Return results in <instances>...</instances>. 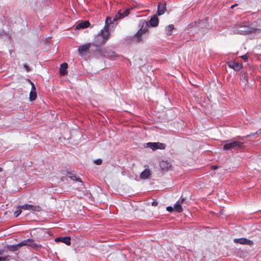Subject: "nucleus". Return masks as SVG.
<instances>
[{
  "label": "nucleus",
  "instance_id": "obj_13",
  "mask_svg": "<svg viewBox=\"0 0 261 261\" xmlns=\"http://www.w3.org/2000/svg\"><path fill=\"white\" fill-rule=\"evenodd\" d=\"M228 66L230 68L233 69L234 70H235L236 71H239L242 67V64H241L240 63L234 62H230L228 64Z\"/></svg>",
  "mask_w": 261,
  "mask_h": 261
},
{
  "label": "nucleus",
  "instance_id": "obj_15",
  "mask_svg": "<svg viewBox=\"0 0 261 261\" xmlns=\"http://www.w3.org/2000/svg\"><path fill=\"white\" fill-rule=\"evenodd\" d=\"M166 10L165 4L160 3L158 5V14L159 15L164 14Z\"/></svg>",
  "mask_w": 261,
  "mask_h": 261
},
{
  "label": "nucleus",
  "instance_id": "obj_23",
  "mask_svg": "<svg viewBox=\"0 0 261 261\" xmlns=\"http://www.w3.org/2000/svg\"><path fill=\"white\" fill-rule=\"evenodd\" d=\"M21 210L22 209L19 208V210L16 211L14 212V215L15 217H17L21 214Z\"/></svg>",
  "mask_w": 261,
  "mask_h": 261
},
{
  "label": "nucleus",
  "instance_id": "obj_17",
  "mask_svg": "<svg viewBox=\"0 0 261 261\" xmlns=\"http://www.w3.org/2000/svg\"><path fill=\"white\" fill-rule=\"evenodd\" d=\"M67 67L68 65L67 63H64L61 65L60 68V73L62 75H65L67 72Z\"/></svg>",
  "mask_w": 261,
  "mask_h": 261
},
{
  "label": "nucleus",
  "instance_id": "obj_21",
  "mask_svg": "<svg viewBox=\"0 0 261 261\" xmlns=\"http://www.w3.org/2000/svg\"><path fill=\"white\" fill-rule=\"evenodd\" d=\"M174 29V26L173 24H170L166 27L165 31L168 35H171L172 31Z\"/></svg>",
  "mask_w": 261,
  "mask_h": 261
},
{
  "label": "nucleus",
  "instance_id": "obj_8",
  "mask_svg": "<svg viewBox=\"0 0 261 261\" xmlns=\"http://www.w3.org/2000/svg\"><path fill=\"white\" fill-rule=\"evenodd\" d=\"M129 10L126 9L123 12L119 11L117 14L115 15V17L113 18V22L117 21L118 19L122 18L128 15Z\"/></svg>",
  "mask_w": 261,
  "mask_h": 261
},
{
  "label": "nucleus",
  "instance_id": "obj_12",
  "mask_svg": "<svg viewBox=\"0 0 261 261\" xmlns=\"http://www.w3.org/2000/svg\"><path fill=\"white\" fill-rule=\"evenodd\" d=\"M32 89L30 93V100L31 101H34L36 99L37 97L36 89L33 83H31Z\"/></svg>",
  "mask_w": 261,
  "mask_h": 261
},
{
  "label": "nucleus",
  "instance_id": "obj_4",
  "mask_svg": "<svg viewBox=\"0 0 261 261\" xmlns=\"http://www.w3.org/2000/svg\"><path fill=\"white\" fill-rule=\"evenodd\" d=\"M243 143L240 141H233L227 143L223 146V149L230 150V149H238L243 147Z\"/></svg>",
  "mask_w": 261,
  "mask_h": 261
},
{
  "label": "nucleus",
  "instance_id": "obj_6",
  "mask_svg": "<svg viewBox=\"0 0 261 261\" xmlns=\"http://www.w3.org/2000/svg\"><path fill=\"white\" fill-rule=\"evenodd\" d=\"M185 201V198H181L178 200L174 205V211L177 213H180L182 211V208L181 205L184 204Z\"/></svg>",
  "mask_w": 261,
  "mask_h": 261
},
{
  "label": "nucleus",
  "instance_id": "obj_10",
  "mask_svg": "<svg viewBox=\"0 0 261 261\" xmlns=\"http://www.w3.org/2000/svg\"><path fill=\"white\" fill-rule=\"evenodd\" d=\"M30 246L33 247H37V245L35 243H34L32 239H27L25 240L17 245L18 247H21L22 246Z\"/></svg>",
  "mask_w": 261,
  "mask_h": 261
},
{
  "label": "nucleus",
  "instance_id": "obj_2",
  "mask_svg": "<svg viewBox=\"0 0 261 261\" xmlns=\"http://www.w3.org/2000/svg\"><path fill=\"white\" fill-rule=\"evenodd\" d=\"M140 25L141 26V28L135 35V38L137 42L142 41V36L145 34L148 31V24L147 21L144 20L141 21Z\"/></svg>",
  "mask_w": 261,
  "mask_h": 261
},
{
  "label": "nucleus",
  "instance_id": "obj_30",
  "mask_svg": "<svg viewBox=\"0 0 261 261\" xmlns=\"http://www.w3.org/2000/svg\"><path fill=\"white\" fill-rule=\"evenodd\" d=\"M24 68L27 69V71H29L30 70V68L29 66H28L27 65H25L24 66Z\"/></svg>",
  "mask_w": 261,
  "mask_h": 261
},
{
  "label": "nucleus",
  "instance_id": "obj_3",
  "mask_svg": "<svg viewBox=\"0 0 261 261\" xmlns=\"http://www.w3.org/2000/svg\"><path fill=\"white\" fill-rule=\"evenodd\" d=\"M112 18L110 17H107L106 19L105 26L103 30L101 31V36L103 38V42H106L109 38L110 34L109 31V25L111 23H113Z\"/></svg>",
  "mask_w": 261,
  "mask_h": 261
},
{
  "label": "nucleus",
  "instance_id": "obj_7",
  "mask_svg": "<svg viewBox=\"0 0 261 261\" xmlns=\"http://www.w3.org/2000/svg\"><path fill=\"white\" fill-rule=\"evenodd\" d=\"M234 242L236 243H239L242 245H252L253 244L252 241L247 239L246 238H242L239 239H234Z\"/></svg>",
  "mask_w": 261,
  "mask_h": 261
},
{
  "label": "nucleus",
  "instance_id": "obj_18",
  "mask_svg": "<svg viewBox=\"0 0 261 261\" xmlns=\"http://www.w3.org/2000/svg\"><path fill=\"white\" fill-rule=\"evenodd\" d=\"M150 175V172L148 169L144 170L140 175V177L142 179H145L148 178Z\"/></svg>",
  "mask_w": 261,
  "mask_h": 261
},
{
  "label": "nucleus",
  "instance_id": "obj_22",
  "mask_svg": "<svg viewBox=\"0 0 261 261\" xmlns=\"http://www.w3.org/2000/svg\"><path fill=\"white\" fill-rule=\"evenodd\" d=\"M155 146H156V149H164L166 147V145L164 143L155 142Z\"/></svg>",
  "mask_w": 261,
  "mask_h": 261
},
{
  "label": "nucleus",
  "instance_id": "obj_20",
  "mask_svg": "<svg viewBox=\"0 0 261 261\" xmlns=\"http://www.w3.org/2000/svg\"><path fill=\"white\" fill-rule=\"evenodd\" d=\"M155 145V142H149L146 144V147L150 148L153 151L156 150L157 149L156 147V146Z\"/></svg>",
  "mask_w": 261,
  "mask_h": 261
},
{
  "label": "nucleus",
  "instance_id": "obj_27",
  "mask_svg": "<svg viewBox=\"0 0 261 261\" xmlns=\"http://www.w3.org/2000/svg\"><path fill=\"white\" fill-rule=\"evenodd\" d=\"M242 58L245 60V61H247L248 59V56L247 55H244L242 56Z\"/></svg>",
  "mask_w": 261,
  "mask_h": 261
},
{
  "label": "nucleus",
  "instance_id": "obj_28",
  "mask_svg": "<svg viewBox=\"0 0 261 261\" xmlns=\"http://www.w3.org/2000/svg\"><path fill=\"white\" fill-rule=\"evenodd\" d=\"M212 169L214 170H216L218 169V166L216 165H214L211 167Z\"/></svg>",
  "mask_w": 261,
  "mask_h": 261
},
{
  "label": "nucleus",
  "instance_id": "obj_32",
  "mask_svg": "<svg viewBox=\"0 0 261 261\" xmlns=\"http://www.w3.org/2000/svg\"><path fill=\"white\" fill-rule=\"evenodd\" d=\"M236 6V5H232V6H231V8H232H232H233L234 7V6Z\"/></svg>",
  "mask_w": 261,
  "mask_h": 261
},
{
  "label": "nucleus",
  "instance_id": "obj_24",
  "mask_svg": "<svg viewBox=\"0 0 261 261\" xmlns=\"http://www.w3.org/2000/svg\"><path fill=\"white\" fill-rule=\"evenodd\" d=\"M166 210L167 211H168L169 212H172L173 211H174V207H173L171 206H167L166 207Z\"/></svg>",
  "mask_w": 261,
  "mask_h": 261
},
{
  "label": "nucleus",
  "instance_id": "obj_25",
  "mask_svg": "<svg viewBox=\"0 0 261 261\" xmlns=\"http://www.w3.org/2000/svg\"><path fill=\"white\" fill-rule=\"evenodd\" d=\"M94 163L96 165H100L102 163V160L101 159H97L94 161Z\"/></svg>",
  "mask_w": 261,
  "mask_h": 261
},
{
  "label": "nucleus",
  "instance_id": "obj_31",
  "mask_svg": "<svg viewBox=\"0 0 261 261\" xmlns=\"http://www.w3.org/2000/svg\"><path fill=\"white\" fill-rule=\"evenodd\" d=\"M5 258L0 257V261H5Z\"/></svg>",
  "mask_w": 261,
  "mask_h": 261
},
{
  "label": "nucleus",
  "instance_id": "obj_5",
  "mask_svg": "<svg viewBox=\"0 0 261 261\" xmlns=\"http://www.w3.org/2000/svg\"><path fill=\"white\" fill-rule=\"evenodd\" d=\"M18 208L23 210H29L31 211L39 212L40 210V207L39 206L28 204L20 205L18 206Z\"/></svg>",
  "mask_w": 261,
  "mask_h": 261
},
{
  "label": "nucleus",
  "instance_id": "obj_11",
  "mask_svg": "<svg viewBox=\"0 0 261 261\" xmlns=\"http://www.w3.org/2000/svg\"><path fill=\"white\" fill-rule=\"evenodd\" d=\"M70 238L69 237H59L55 239V241L57 242H61L67 245H70L71 244Z\"/></svg>",
  "mask_w": 261,
  "mask_h": 261
},
{
  "label": "nucleus",
  "instance_id": "obj_16",
  "mask_svg": "<svg viewBox=\"0 0 261 261\" xmlns=\"http://www.w3.org/2000/svg\"><path fill=\"white\" fill-rule=\"evenodd\" d=\"M90 25V23L88 21H85L79 23L76 27V29L77 30L81 29H85L88 27Z\"/></svg>",
  "mask_w": 261,
  "mask_h": 261
},
{
  "label": "nucleus",
  "instance_id": "obj_26",
  "mask_svg": "<svg viewBox=\"0 0 261 261\" xmlns=\"http://www.w3.org/2000/svg\"><path fill=\"white\" fill-rule=\"evenodd\" d=\"M70 177L72 179V180H79L80 182H82V180H80V179L77 178L76 176H70Z\"/></svg>",
  "mask_w": 261,
  "mask_h": 261
},
{
  "label": "nucleus",
  "instance_id": "obj_33",
  "mask_svg": "<svg viewBox=\"0 0 261 261\" xmlns=\"http://www.w3.org/2000/svg\"><path fill=\"white\" fill-rule=\"evenodd\" d=\"M2 171H3L2 168H1L0 167V171H1V172H2Z\"/></svg>",
  "mask_w": 261,
  "mask_h": 261
},
{
  "label": "nucleus",
  "instance_id": "obj_19",
  "mask_svg": "<svg viewBox=\"0 0 261 261\" xmlns=\"http://www.w3.org/2000/svg\"><path fill=\"white\" fill-rule=\"evenodd\" d=\"M149 23L152 27L157 26L159 23V19L158 17L156 16H154L150 19Z\"/></svg>",
  "mask_w": 261,
  "mask_h": 261
},
{
  "label": "nucleus",
  "instance_id": "obj_14",
  "mask_svg": "<svg viewBox=\"0 0 261 261\" xmlns=\"http://www.w3.org/2000/svg\"><path fill=\"white\" fill-rule=\"evenodd\" d=\"M160 166L162 170H167L171 165L169 162L166 161H162L160 162Z\"/></svg>",
  "mask_w": 261,
  "mask_h": 261
},
{
  "label": "nucleus",
  "instance_id": "obj_9",
  "mask_svg": "<svg viewBox=\"0 0 261 261\" xmlns=\"http://www.w3.org/2000/svg\"><path fill=\"white\" fill-rule=\"evenodd\" d=\"M91 44L88 43L79 47L78 52L81 56L85 55L89 49Z\"/></svg>",
  "mask_w": 261,
  "mask_h": 261
},
{
  "label": "nucleus",
  "instance_id": "obj_1",
  "mask_svg": "<svg viewBox=\"0 0 261 261\" xmlns=\"http://www.w3.org/2000/svg\"><path fill=\"white\" fill-rule=\"evenodd\" d=\"M248 23L246 21L241 22L236 25L232 30L233 33L241 35H246L250 33H256L259 31V29L251 28L248 26Z\"/></svg>",
  "mask_w": 261,
  "mask_h": 261
},
{
  "label": "nucleus",
  "instance_id": "obj_29",
  "mask_svg": "<svg viewBox=\"0 0 261 261\" xmlns=\"http://www.w3.org/2000/svg\"><path fill=\"white\" fill-rule=\"evenodd\" d=\"M152 205L153 206H156L158 205V202L156 201H154L152 202Z\"/></svg>",
  "mask_w": 261,
  "mask_h": 261
}]
</instances>
